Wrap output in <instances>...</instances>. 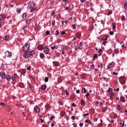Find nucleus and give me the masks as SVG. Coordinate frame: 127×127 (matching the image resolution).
<instances>
[{"instance_id":"nucleus-1","label":"nucleus","mask_w":127,"mask_h":127,"mask_svg":"<svg viewBox=\"0 0 127 127\" xmlns=\"http://www.w3.org/2000/svg\"><path fill=\"white\" fill-rule=\"evenodd\" d=\"M119 81L122 85L126 84V77L125 76H121L119 78Z\"/></svg>"},{"instance_id":"nucleus-2","label":"nucleus","mask_w":127,"mask_h":127,"mask_svg":"<svg viewBox=\"0 0 127 127\" xmlns=\"http://www.w3.org/2000/svg\"><path fill=\"white\" fill-rule=\"evenodd\" d=\"M31 56V54H30V52H25V53L24 54L23 57L26 59H27V58H29Z\"/></svg>"},{"instance_id":"nucleus-3","label":"nucleus","mask_w":127,"mask_h":127,"mask_svg":"<svg viewBox=\"0 0 127 127\" xmlns=\"http://www.w3.org/2000/svg\"><path fill=\"white\" fill-rule=\"evenodd\" d=\"M28 49H29V44H26L24 46L23 50L24 52H28Z\"/></svg>"},{"instance_id":"nucleus-4","label":"nucleus","mask_w":127,"mask_h":127,"mask_svg":"<svg viewBox=\"0 0 127 127\" xmlns=\"http://www.w3.org/2000/svg\"><path fill=\"white\" fill-rule=\"evenodd\" d=\"M5 56L6 57H11V56H12V52H10L8 51H6V52H5Z\"/></svg>"},{"instance_id":"nucleus-5","label":"nucleus","mask_w":127,"mask_h":127,"mask_svg":"<svg viewBox=\"0 0 127 127\" xmlns=\"http://www.w3.org/2000/svg\"><path fill=\"white\" fill-rule=\"evenodd\" d=\"M43 50L45 54H48V53H49V48H48L47 47H45Z\"/></svg>"},{"instance_id":"nucleus-6","label":"nucleus","mask_w":127,"mask_h":127,"mask_svg":"<svg viewBox=\"0 0 127 127\" xmlns=\"http://www.w3.org/2000/svg\"><path fill=\"white\" fill-rule=\"evenodd\" d=\"M0 76L2 78V79H5V72H4V71L0 72Z\"/></svg>"},{"instance_id":"nucleus-7","label":"nucleus","mask_w":127,"mask_h":127,"mask_svg":"<svg viewBox=\"0 0 127 127\" xmlns=\"http://www.w3.org/2000/svg\"><path fill=\"white\" fill-rule=\"evenodd\" d=\"M115 66V65L112 63H110L109 64V65H108V69H112V68H114V66Z\"/></svg>"},{"instance_id":"nucleus-8","label":"nucleus","mask_w":127,"mask_h":127,"mask_svg":"<svg viewBox=\"0 0 127 127\" xmlns=\"http://www.w3.org/2000/svg\"><path fill=\"white\" fill-rule=\"evenodd\" d=\"M5 19V15H0V20H4Z\"/></svg>"},{"instance_id":"nucleus-9","label":"nucleus","mask_w":127,"mask_h":127,"mask_svg":"<svg viewBox=\"0 0 127 127\" xmlns=\"http://www.w3.org/2000/svg\"><path fill=\"white\" fill-rule=\"evenodd\" d=\"M38 50H40V51L43 50V46L42 45H39L38 46Z\"/></svg>"},{"instance_id":"nucleus-10","label":"nucleus","mask_w":127,"mask_h":127,"mask_svg":"<svg viewBox=\"0 0 127 127\" xmlns=\"http://www.w3.org/2000/svg\"><path fill=\"white\" fill-rule=\"evenodd\" d=\"M34 111L36 112V113H40V109L37 107H35L34 108Z\"/></svg>"},{"instance_id":"nucleus-11","label":"nucleus","mask_w":127,"mask_h":127,"mask_svg":"<svg viewBox=\"0 0 127 127\" xmlns=\"http://www.w3.org/2000/svg\"><path fill=\"white\" fill-rule=\"evenodd\" d=\"M5 78L8 81H9L11 78H10V75L9 74H7L5 75Z\"/></svg>"},{"instance_id":"nucleus-12","label":"nucleus","mask_w":127,"mask_h":127,"mask_svg":"<svg viewBox=\"0 0 127 127\" xmlns=\"http://www.w3.org/2000/svg\"><path fill=\"white\" fill-rule=\"evenodd\" d=\"M120 101L123 103H125V102H126V99L123 96H121L120 97Z\"/></svg>"},{"instance_id":"nucleus-13","label":"nucleus","mask_w":127,"mask_h":127,"mask_svg":"<svg viewBox=\"0 0 127 127\" xmlns=\"http://www.w3.org/2000/svg\"><path fill=\"white\" fill-rule=\"evenodd\" d=\"M46 88H47V86H46V85H43L41 86V89H42V90H45Z\"/></svg>"},{"instance_id":"nucleus-14","label":"nucleus","mask_w":127,"mask_h":127,"mask_svg":"<svg viewBox=\"0 0 127 127\" xmlns=\"http://www.w3.org/2000/svg\"><path fill=\"white\" fill-rule=\"evenodd\" d=\"M98 53H99V56H101V55H102V54H103V50L102 49H99L98 51Z\"/></svg>"},{"instance_id":"nucleus-15","label":"nucleus","mask_w":127,"mask_h":127,"mask_svg":"<svg viewBox=\"0 0 127 127\" xmlns=\"http://www.w3.org/2000/svg\"><path fill=\"white\" fill-rule=\"evenodd\" d=\"M75 36L77 38H80V37H81V33H77L75 35Z\"/></svg>"},{"instance_id":"nucleus-16","label":"nucleus","mask_w":127,"mask_h":127,"mask_svg":"<svg viewBox=\"0 0 127 127\" xmlns=\"http://www.w3.org/2000/svg\"><path fill=\"white\" fill-rule=\"evenodd\" d=\"M53 63L56 67H58V66H59V63L57 62H53Z\"/></svg>"},{"instance_id":"nucleus-17","label":"nucleus","mask_w":127,"mask_h":127,"mask_svg":"<svg viewBox=\"0 0 127 127\" xmlns=\"http://www.w3.org/2000/svg\"><path fill=\"white\" fill-rule=\"evenodd\" d=\"M96 58H98V55L97 54H95L93 56V59H92V61L96 60Z\"/></svg>"},{"instance_id":"nucleus-18","label":"nucleus","mask_w":127,"mask_h":127,"mask_svg":"<svg viewBox=\"0 0 127 127\" xmlns=\"http://www.w3.org/2000/svg\"><path fill=\"white\" fill-rule=\"evenodd\" d=\"M16 77H17V74H14V76H13L12 77V81H14V80H15Z\"/></svg>"},{"instance_id":"nucleus-19","label":"nucleus","mask_w":127,"mask_h":127,"mask_svg":"<svg viewBox=\"0 0 127 127\" xmlns=\"http://www.w3.org/2000/svg\"><path fill=\"white\" fill-rule=\"evenodd\" d=\"M80 104L81 106H85V101H84V99H82L80 101Z\"/></svg>"},{"instance_id":"nucleus-20","label":"nucleus","mask_w":127,"mask_h":127,"mask_svg":"<svg viewBox=\"0 0 127 127\" xmlns=\"http://www.w3.org/2000/svg\"><path fill=\"white\" fill-rule=\"evenodd\" d=\"M26 69L28 71H30V70H31V66L30 65L28 66V65H26Z\"/></svg>"},{"instance_id":"nucleus-21","label":"nucleus","mask_w":127,"mask_h":127,"mask_svg":"<svg viewBox=\"0 0 127 127\" xmlns=\"http://www.w3.org/2000/svg\"><path fill=\"white\" fill-rule=\"evenodd\" d=\"M40 58H41V59H43L45 57V56L44 55V54L40 53Z\"/></svg>"},{"instance_id":"nucleus-22","label":"nucleus","mask_w":127,"mask_h":127,"mask_svg":"<svg viewBox=\"0 0 127 127\" xmlns=\"http://www.w3.org/2000/svg\"><path fill=\"white\" fill-rule=\"evenodd\" d=\"M112 92H113V89L112 88H109L107 91V93H112Z\"/></svg>"},{"instance_id":"nucleus-23","label":"nucleus","mask_w":127,"mask_h":127,"mask_svg":"<svg viewBox=\"0 0 127 127\" xmlns=\"http://www.w3.org/2000/svg\"><path fill=\"white\" fill-rule=\"evenodd\" d=\"M82 48H83V47L79 46L75 49V51H79V50H81V49H82Z\"/></svg>"},{"instance_id":"nucleus-24","label":"nucleus","mask_w":127,"mask_h":127,"mask_svg":"<svg viewBox=\"0 0 127 127\" xmlns=\"http://www.w3.org/2000/svg\"><path fill=\"white\" fill-rule=\"evenodd\" d=\"M121 20H123V21H126V17L125 16L122 15L121 16Z\"/></svg>"},{"instance_id":"nucleus-25","label":"nucleus","mask_w":127,"mask_h":127,"mask_svg":"<svg viewBox=\"0 0 127 127\" xmlns=\"http://www.w3.org/2000/svg\"><path fill=\"white\" fill-rule=\"evenodd\" d=\"M124 9H126V10H127V2H125L124 3Z\"/></svg>"},{"instance_id":"nucleus-26","label":"nucleus","mask_w":127,"mask_h":127,"mask_svg":"<svg viewBox=\"0 0 127 127\" xmlns=\"http://www.w3.org/2000/svg\"><path fill=\"white\" fill-rule=\"evenodd\" d=\"M85 123H86L87 124H90V125H91L92 122L90 120H85Z\"/></svg>"},{"instance_id":"nucleus-27","label":"nucleus","mask_w":127,"mask_h":127,"mask_svg":"<svg viewBox=\"0 0 127 127\" xmlns=\"http://www.w3.org/2000/svg\"><path fill=\"white\" fill-rule=\"evenodd\" d=\"M86 88H82V93H83V94H85V93H86Z\"/></svg>"},{"instance_id":"nucleus-28","label":"nucleus","mask_w":127,"mask_h":127,"mask_svg":"<svg viewBox=\"0 0 127 127\" xmlns=\"http://www.w3.org/2000/svg\"><path fill=\"white\" fill-rule=\"evenodd\" d=\"M117 109L118 110V111H120L121 110V105H117Z\"/></svg>"},{"instance_id":"nucleus-29","label":"nucleus","mask_w":127,"mask_h":127,"mask_svg":"<svg viewBox=\"0 0 127 127\" xmlns=\"http://www.w3.org/2000/svg\"><path fill=\"white\" fill-rule=\"evenodd\" d=\"M31 21V19H29L27 20H26V23H29V22H30Z\"/></svg>"},{"instance_id":"nucleus-30","label":"nucleus","mask_w":127,"mask_h":127,"mask_svg":"<svg viewBox=\"0 0 127 127\" xmlns=\"http://www.w3.org/2000/svg\"><path fill=\"white\" fill-rule=\"evenodd\" d=\"M0 106H1L2 107V108H4V107H5L4 103H0Z\"/></svg>"},{"instance_id":"nucleus-31","label":"nucleus","mask_w":127,"mask_h":127,"mask_svg":"<svg viewBox=\"0 0 127 127\" xmlns=\"http://www.w3.org/2000/svg\"><path fill=\"white\" fill-rule=\"evenodd\" d=\"M119 52V50L117 49L114 50V53H115L116 54H118Z\"/></svg>"},{"instance_id":"nucleus-32","label":"nucleus","mask_w":127,"mask_h":127,"mask_svg":"<svg viewBox=\"0 0 127 127\" xmlns=\"http://www.w3.org/2000/svg\"><path fill=\"white\" fill-rule=\"evenodd\" d=\"M108 110V107H106L102 109V111L105 112Z\"/></svg>"},{"instance_id":"nucleus-33","label":"nucleus","mask_w":127,"mask_h":127,"mask_svg":"<svg viewBox=\"0 0 127 127\" xmlns=\"http://www.w3.org/2000/svg\"><path fill=\"white\" fill-rule=\"evenodd\" d=\"M35 9H36V8L32 7L30 9L31 12H33V11H34V10H35Z\"/></svg>"},{"instance_id":"nucleus-34","label":"nucleus","mask_w":127,"mask_h":127,"mask_svg":"<svg viewBox=\"0 0 127 127\" xmlns=\"http://www.w3.org/2000/svg\"><path fill=\"white\" fill-rule=\"evenodd\" d=\"M112 26H113V29H116V23H113L112 24Z\"/></svg>"},{"instance_id":"nucleus-35","label":"nucleus","mask_w":127,"mask_h":127,"mask_svg":"<svg viewBox=\"0 0 127 127\" xmlns=\"http://www.w3.org/2000/svg\"><path fill=\"white\" fill-rule=\"evenodd\" d=\"M8 38H9V36L8 35H6L5 36V40H8Z\"/></svg>"},{"instance_id":"nucleus-36","label":"nucleus","mask_w":127,"mask_h":127,"mask_svg":"<svg viewBox=\"0 0 127 127\" xmlns=\"http://www.w3.org/2000/svg\"><path fill=\"white\" fill-rule=\"evenodd\" d=\"M34 29H35V31H38L39 30V28L38 27H35L34 28Z\"/></svg>"},{"instance_id":"nucleus-37","label":"nucleus","mask_w":127,"mask_h":127,"mask_svg":"<svg viewBox=\"0 0 127 127\" xmlns=\"http://www.w3.org/2000/svg\"><path fill=\"white\" fill-rule=\"evenodd\" d=\"M26 29H27V27H26V26H24L23 27V30H24V32H26Z\"/></svg>"},{"instance_id":"nucleus-38","label":"nucleus","mask_w":127,"mask_h":127,"mask_svg":"<svg viewBox=\"0 0 127 127\" xmlns=\"http://www.w3.org/2000/svg\"><path fill=\"white\" fill-rule=\"evenodd\" d=\"M21 10V9H20V8H17L16 9V11L17 12H18V13H20V11Z\"/></svg>"},{"instance_id":"nucleus-39","label":"nucleus","mask_w":127,"mask_h":127,"mask_svg":"<svg viewBox=\"0 0 127 127\" xmlns=\"http://www.w3.org/2000/svg\"><path fill=\"white\" fill-rule=\"evenodd\" d=\"M48 80H49V78L48 77H46L45 78V82L46 83L47 82H48Z\"/></svg>"},{"instance_id":"nucleus-40","label":"nucleus","mask_w":127,"mask_h":127,"mask_svg":"<svg viewBox=\"0 0 127 127\" xmlns=\"http://www.w3.org/2000/svg\"><path fill=\"white\" fill-rule=\"evenodd\" d=\"M31 56L33 55V54H35V52L34 51H32L31 52H30Z\"/></svg>"},{"instance_id":"nucleus-41","label":"nucleus","mask_w":127,"mask_h":127,"mask_svg":"<svg viewBox=\"0 0 127 127\" xmlns=\"http://www.w3.org/2000/svg\"><path fill=\"white\" fill-rule=\"evenodd\" d=\"M24 17H26V13H24L22 15V18H24Z\"/></svg>"},{"instance_id":"nucleus-42","label":"nucleus","mask_w":127,"mask_h":127,"mask_svg":"<svg viewBox=\"0 0 127 127\" xmlns=\"http://www.w3.org/2000/svg\"><path fill=\"white\" fill-rule=\"evenodd\" d=\"M51 15H52V16L55 15V11H53L51 13Z\"/></svg>"},{"instance_id":"nucleus-43","label":"nucleus","mask_w":127,"mask_h":127,"mask_svg":"<svg viewBox=\"0 0 127 127\" xmlns=\"http://www.w3.org/2000/svg\"><path fill=\"white\" fill-rule=\"evenodd\" d=\"M72 27L73 29H76V25L73 24L72 25Z\"/></svg>"},{"instance_id":"nucleus-44","label":"nucleus","mask_w":127,"mask_h":127,"mask_svg":"<svg viewBox=\"0 0 127 127\" xmlns=\"http://www.w3.org/2000/svg\"><path fill=\"white\" fill-rule=\"evenodd\" d=\"M59 105H61V106H62V105H63V102L61 101H59Z\"/></svg>"},{"instance_id":"nucleus-45","label":"nucleus","mask_w":127,"mask_h":127,"mask_svg":"<svg viewBox=\"0 0 127 127\" xmlns=\"http://www.w3.org/2000/svg\"><path fill=\"white\" fill-rule=\"evenodd\" d=\"M52 25L53 26H54V25H55V20H53L52 22Z\"/></svg>"},{"instance_id":"nucleus-46","label":"nucleus","mask_w":127,"mask_h":127,"mask_svg":"<svg viewBox=\"0 0 127 127\" xmlns=\"http://www.w3.org/2000/svg\"><path fill=\"white\" fill-rule=\"evenodd\" d=\"M91 69H95V65H94V64H92V65H91Z\"/></svg>"},{"instance_id":"nucleus-47","label":"nucleus","mask_w":127,"mask_h":127,"mask_svg":"<svg viewBox=\"0 0 127 127\" xmlns=\"http://www.w3.org/2000/svg\"><path fill=\"white\" fill-rule=\"evenodd\" d=\"M51 49L53 50V49H55V48H56V45H54L53 47H51Z\"/></svg>"},{"instance_id":"nucleus-48","label":"nucleus","mask_w":127,"mask_h":127,"mask_svg":"<svg viewBox=\"0 0 127 127\" xmlns=\"http://www.w3.org/2000/svg\"><path fill=\"white\" fill-rule=\"evenodd\" d=\"M109 34H110V35H114V31H110Z\"/></svg>"},{"instance_id":"nucleus-49","label":"nucleus","mask_w":127,"mask_h":127,"mask_svg":"<svg viewBox=\"0 0 127 127\" xmlns=\"http://www.w3.org/2000/svg\"><path fill=\"white\" fill-rule=\"evenodd\" d=\"M108 39L107 37H104V38H102L101 40H107Z\"/></svg>"},{"instance_id":"nucleus-50","label":"nucleus","mask_w":127,"mask_h":127,"mask_svg":"<svg viewBox=\"0 0 127 127\" xmlns=\"http://www.w3.org/2000/svg\"><path fill=\"white\" fill-rule=\"evenodd\" d=\"M87 116H89V113H87L83 115V117L85 118L86 117H87Z\"/></svg>"},{"instance_id":"nucleus-51","label":"nucleus","mask_w":127,"mask_h":127,"mask_svg":"<svg viewBox=\"0 0 127 127\" xmlns=\"http://www.w3.org/2000/svg\"><path fill=\"white\" fill-rule=\"evenodd\" d=\"M54 118H55V117H54V116H52L51 118H50V120L52 121V120H53V119H54Z\"/></svg>"},{"instance_id":"nucleus-52","label":"nucleus","mask_w":127,"mask_h":127,"mask_svg":"<svg viewBox=\"0 0 127 127\" xmlns=\"http://www.w3.org/2000/svg\"><path fill=\"white\" fill-rule=\"evenodd\" d=\"M113 75H115V76H118V73L113 72Z\"/></svg>"},{"instance_id":"nucleus-53","label":"nucleus","mask_w":127,"mask_h":127,"mask_svg":"<svg viewBox=\"0 0 127 127\" xmlns=\"http://www.w3.org/2000/svg\"><path fill=\"white\" fill-rule=\"evenodd\" d=\"M46 34L47 35H49V34H50V33H49V31H47L46 32Z\"/></svg>"},{"instance_id":"nucleus-54","label":"nucleus","mask_w":127,"mask_h":127,"mask_svg":"<svg viewBox=\"0 0 127 127\" xmlns=\"http://www.w3.org/2000/svg\"><path fill=\"white\" fill-rule=\"evenodd\" d=\"M83 124L82 123H81L79 124V127H83Z\"/></svg>"},{"instance_id":"nucleus-55","label":"nucleus","mask_w":127,"mask_h":127,"mask_svg":"<svg viewBox=\"0 0 127 127\" xmlns=\"http://www.w3.org/2000/svg\"><path fill=\"white\" fill-rule=\"evenodd\" d=\"M86 98H88V97H89V96H90V93H87V94L85 95Z\"/></svg>"},{"instance_id":"nucleus-56","label":"nucleus","mask_w":127,"mask_h":127,"mask_svg":"<svg viewBox=\"0 0 127 127\" xmlns=\"http://www.w3.org/2000/svg\"><path fill=\"white\" fill-rule=\"evenodd\" d=\"M112 11H110L108 12V15H110V14H112Z\"/></svg>"},{"instance_id":"nucleus-57","label":"nucleus","mask_w":127,"mask_h":127,"mask_svg":"<svg viewBox=\"0 0 127 127\" xmlns=\"http://www.w3.org/2000/svg\"><path fill=\"white\" fill-rule=\"evenodd\" d=\"M56 32V35H58V34H59V31H58V30H57Z\"/></svg>"},{"instance_id":"nucleus-58","label":"nucleus","mask_w":127,"mask_h":127,"mask_svg":"<svg viewBox=\"0 0 127 127\" xmlns=\"http://www.w3.org/2000/svg\"><path fill=\"white\" fill-rule=\"evenodd\" d=\"M71 120H75V116H73L71 117Z\"/></svg>"},{"instance_id":"nucleus-59","label":"nucleus","mask_w":127,"mask_h":127,"mask_svg":"<svg viewBox=\"0 0 127 127\" xmlns=\"http://www.w3.org/2000/svg\"><path fill=\"white\" fill-rule=\"evenodd\" d=\"M72 107H76V105L75 104V103H73L72 104Z\"/></svg>"},{"instance_id":"nucleus-60","label":"nucleus","mask_w":127,"mask_h":127,"mask_svg":"<svg viewBox=\"0 0 127 127\" xmlns=\"http://www.w3.org/2000/svg\"><path fill=\"white\" fill-rule=\"evenodd\" d=\"M76 93H77V94H79V93H80V90H76Z\"/></svg>"},{"instance_id":"nucleus-61","label":"nucleus","mask_w":127,"mask_h":127,"mask_svg":"<svg viewBox=\"0 0 127 127\" xmlns=\"http://www.w3.org/2000/svg\"><path fill=\"white\" fill-rule=\"evenodd\" d=\"M41 123H44V120L40 119Z\"/></svg>"},{"instance_id":"nucleus-62","label":"nucleus","mask_w":127,"mask_h":127,"mask_svg":"<svg viewBox=\"0 0 127 127\" xmlns=\"http://www.w3.org/2000/svg\"><path fill=\"white\" fill-rule=\"evenodd\" d=\"M78 62H82V59H78Z\"/></svg>"},{"instance_id":"nucleus-63","label":"nucleus","mask_w":127,"mask_h":127,"mask_svg":"<svg viewBox=\"0 0 127 127\" xmlns=\"http://www.w3.org/2000/svg\"><path fill=\"white\" fill-rule=\"evenodd\" d=\"M73 126L74 127H77V124H73Z\"/></svg>"},{"instance_id":"nucleus-64","label":"nucleus","mask_w":127,"mask_h":127,"mask_svg":"<svg viewBox=\"0 0 127 127\" xmlns=\"http://www.w3.org/2000/svg\"><path fill=\"white\" fill-rule=\"evenodd\" d=\"M125 126V121L123 122L122 127H124Z\"/></svg>"}]
</instances>
